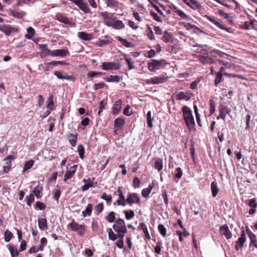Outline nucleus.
Segmentation results:
<instances>
[{"instance_id": "f257e3e1", "label": "nucleus", "mask_w": 257, "mask_h": 257, "mask_svg": "<svg viewBox=\"0 0 257 257\" xmlns=\"http://www.w3.org/2000/svg\"><path fill=\"white\" fill-rule=\"evenodd\" d=\"M194 57H196L203 64H215L217 65H224L223 62L218 59L223 53L218 50L207 51L201 47L194 45Z\"/></svg>"}, {"instance_id": "f03ea898", "label": "nucleus", "mask_w": 257, "mask_h": 257, "mask_svg": "<svg viewBox=\"0 0 257 257\" xmlns=\"http://www.w3.org/2000/svg\"><path fill=\"white\" fill-rule=\"evenodd\" d=\"M113 229L118 232V237L123 238L127 232V229L124 221L122 219H117L113 225Z\"/></svg>"}, {"instance_id": "7ed1b4c3", "label": "nucleus", "mask_w": 257, "mask_h": 257, "mask_svg": "<svg viewBox=\"0 0 257 257\" xmlns=\"http://www.w3.org/2000/svg\"><path fill=\"white\" fill-rule=\"evenodd\" d=\"M183 116L186 124L189 129L191 131L193 128V116L191 109L187 106H184L182 108Z\"/></svg>"}, {"instance_id": "20e7f679", "label": "nucleus", "mask_w": 257, "mask_h": 257, "mask_svg": "<svg viewBox=\"0 0 257 257\" xmlns=\"http://www.w3.org/2000/svg\"><path fill=\"white\" fill-rule=\"evenodd\" d=\"M219 115L217 116V119H222L223 120H225L226 114L229 115L231 112V109L227 105H225L221 103L218 108Z\"/></svg>"}, {"instance_id": "39448f33", "label": "nucleus", "mask_w": 257, "mask_h": 257, "mask_svg": "<svg viewBox=\"0 0 257 257\" xmlns=\"http://www.w3.org/2000/svg\"><path fill=\"white\" fill-rule=\"evenodd\" d=\"M67 226L73 231H77L80 235H83L85 231L83 225L78 224L74 220L71 223L68 224Z\"/></svg>"}, {"instance_id": "423d86ee", "label": "nucleus", "mask_w": 257, "mask_h": 257, "mask_svg": "<svg viewBox=\"0 0 257 257\" xmlns=\"http://www.w3.org/2000/svg\"><path fill=\"white\" fill-rule=\"evenodd\" d=\"M246 241L245 234L244 230L241 231L240 236L235 241V244L234 246L235 249L236 251L241 250L242 249L244 246V244Z\"/></svg>"}, {"instance_id": "0eeeda50", "label": "nucleus", "mask_w": 257, "mask_h": 257, "mask_svg": "<svg viewBox=\"0 0 257 257\" xmlns=\"http://www.w3.org/2000/svg\"><path fill=\"white\" fill-rule=\"evenodd\" d=\"M219 232L220 234L225 236L227 239H229L232 237V233L226 224L220 227Z\"/></svg>"}, {"instance_id": "6e6552de", "label": "nucleus", "mask_w": 257, "mask_h": 257, "mask_svg": "<svg viewBox=\"0 0 257 257\" xmlns=\"http://www.w3.org/2000/svg\"><path fill=\"white\" fill-rule=\"evenodd\" d=\"M126 202L131 205L133 203H140V199L136 193H132L128 194Z\"/></svg>"}, {"instance_id": "1a4fd4ad", "label": "nucleus", "mask_w": 257, "mask_h": 257, "mask_svg": "<svg viewBox=\"0 0 257 257\" xmlns=\"http://www.w3.org/2000/svg\"><path fill=\"white\" fill-rule=\"evenodd\" d=\"M102 68L104 70L118 69L119 68V65L114 62H103Z\"/></svg>"}, {"instance_id": "9d476101", "label": "nucleus", "mask_w": 257, "mask_h": 257, "mask_svg": "<svg viewBox=\"0 0 257 257\" xmlns=\"http://www.w3.org/2000/svg\"><path fill=\"white\" fill-rule=\"evenodd\" d=\"M206 18L208 21L215 25L219 28L224 30L227 32H229V30L230 29V28L225 27L223 24H222L219 21L216 20L214 18L208 16H206Z\"/></svg>"}, {"instance_id": "9b49d317", "label": "nucleus", "mask_w": 257, "mask_h": 257, "mask_svg": "<svg viewBox=\"0 0 257 257\" xmlns=\"http://www.w3.org/2000/svg\"><path fill=\"white\" fill-rule=\"evenodd\" d=\"M167 80V77L164 76L155 77L154 78L147 79L146 82L148 84H160L163 83Z\"/></svg>"}, {"instance_id": "f8f14e48", "label": "nucleus", "mask_w": 257, "mask_h": 257, "mask_svg": "<svg viewBox=\"0 0 257 257\" xmlns=\"http://www.w3.org/2000/svg\"><path fill=\"white\" fill-rule=\"evenodd\" d=\"M248 205L251 208L248 213L250 215H252L255 213L256 210L255 208L257 207V202L255 198H252L248 200Z\"/></svg>"}, {"instance_id": "ddd939ff", "label": "nucleus", "mask_w": 257, "mask_h": 257, "mask_svg": "<svg viewBox=\"0 0 257 257\" xmlns=\"http://www.w3.org/2000/svg\"><path fill=\"white\" fill-rule=\"evenodd\" d=\"M76 166L74 165L72 166L69 171H66L64 175V181L66 182V181L68 179H71L74 175L76 172Z\"/></svg>"}, {"instance_id": "4468645a", "label": "nucleus", "mask_w": 257, "mask_h": 257, "mask_svg": "<svg viewBox=\"0 0 257 257\" xmlns=\"http://www.w3.org/2000/svg\"><path fill=\"white\" fill-rule=\"evenodd\" d=\"M118 193L119 194V199L117 201L118 205H122L123 206H125L126 199H125L122 191L120 187L118 188Z\"/></svg>"}, {"instance_id": "2eb2a0df", "label": "nucleus", "mask_w": 257, "mask_h": 257, "mask_svg": "<svg viewBox=\"0 0 257 257\" xmlns=\"http://www.w3.org/2000/svg\"><path fill=\"white\" fill-rule=\"evenodd\" d=\"M125 123V121L123 118H118L114 120V132L115 134L117 133L118 130Z\"/></svg>"}, {"instance_id": "dca6fc26", "label": "nucleus", "mask_w": 257, "mask_h": 257, "mask_svg": "<svg viewBox=\"0 0 257 257\" xmlns=\"http://www.w3.org/2000/svg\"><path fill=\"white\" fill-rule=\"evenodd\" d=\"M69 54V52L67 49H60L53 50V57L60 56L65 57Z\"/></svg>"}, {"instance_id": "f3484780", "label": "nucleus", "mask_w": 257, "mask_h": 257, "mask_svg": "<svg viewBox=\"0 0 257 257\" xmlns=\"http://www.w3.org/2000/svg\"><path fill=\"white\" fill-rule=\"evenodd\" d=\"M13 157L12 156H9L6 159H5L4 161H6V165L3 167L4 171L5 173H7L9 171L11 167V160L13 159Z\"/></svg>"}, {"instance_id": "a211bd4d", "label": "nucleus", "mask_w": 257, "mask_h": 257, "mask_svg": "<svg viewBox=\"0 0 257 257\" xmlns=\"http://www.w3.org/2000/svg\"><path fill=\"white\" fill-rule=\"evenodd\" d=\"M161 64V61L157 60H153L152 62L149 64L148 68L151 71H155V70L160 66Z\"/></svg>"}, {"instance_id": "6ab92c4d", "label": "nucleus", "mask_w": 257, "mask_h": 257, "mask_svg": "<svg viewBox=\"0 0 257 257\" xmlns=\"http://www.w3.org/2000/svg\"><path fill=\"white\" fill-rule=\"evenodd\" d=\"M38 225L42 230H46L48 229L47 222L45 218H41L38 219Z\"/></svg>"}, {"instance_id": "aec40b11", "label": "nucleus", "mask_w": 257, "mask_h": 257, "mask_svg": "<svg viewBox=\"0 0 257 257\" xmlns=\"http://www.w3.org/2000/svg\"><path fill=\"white\" fill-rule=\"evenodd\" d=\"M41 49L42 50V53L45 56H51L53 57V50H51L48 49L47 47V45L43 44L40 45Z\"/></svg>"}, {"instance_id": "412c9836", "label": "nucleus", "mask_w": 257, "mask_h": 257, "mask_svg": "<svg viewBox=\"0 0 257 257\" xmlns=\"http://www.w3.org/2000/svg\"><path fill=\"white\" fill-rule=\"evenodd\" d=\"M211 190L212 192V196L215 197L217 196L219 189L217 187V182L215 181H213L211 183Z\"/></svg>"}, {"instance_id": "4be33fe9", "label": "nucleus", "mask_w": 257, "mask_h": 257, "mask_svg": "<svg viewBox=\"0 0 257 257\" xmlns=\"http://www.w3.org/2000/svg\"><path fill=\"white\" fill-rule=\"evenodd\" d=\"M14 29V28L11 27L10 25L0 26V30L3 32L7 35H11V33Z\"/></svg>"}, {"instance_id": "5701e85b", "label": "nucleus", "mask_w": 257, "mask_h": 257, "mask_svg": "<svg viewBox=\"0 0 257 257\" xmlns=\"http://www.w3.org/2000/svg\"><path fill=\"white\" fill-rule=\"evenodd\" d=\"M122 101L119 100L115 102L113 106V113L114 114H117L121 110L122 108Z\"/></svg>"}, {"instance_id": "b1692460", "label": "nucleus", "mask_w": 257, "mask_h": 257, "mask_svg": "<svg viewBox=\"0 0 257 257\" xmlns=\"http://www.w3.org/2000/svg\"><path fill=\"white\" fill-rule=\"evenodd\" d=\"M177 100H185L186 101L190 99L191 96L185 94L183 92H180L174 96Z\"/></svg>"}, {"instance_id": "393cba45", "label": "nucleus", "mask_w": 257, "mask_h": 257, "mask_svg": "<svg viewBox=\"0 0 257 257\" xmlns=\"http://www.w3.org/2000/svg\"><path fill=\"white\" fill-rule=\"evenodd\" d=\"M112 27L115 29H121L124 28V25L122 21L113 19Z\"/></svg>"}, {"instance_id": "a878e982", "label": "nucleus", "mask_w": 257, "mask_h": 257, "mask_svg": "<svg viewBox=\"0 0 257 257\" xmlns=\"http://www.w3.org/2000/svg\"><path fill=\"white\" fill-rule=\"evenodd\" d=\"M77 36L80 39L85 41L90 40L92 39V36L91 34H89L83 32H78Z\"/></svg>"}, {"instance_id": "bb28decb", "label": "nucleus", "mask_w": 257, "mask_h": 257, "mask_svg": "<svg viewBox=\"0 0 257 257\" xmlns=\"http://www.w3.org/2000/svg\"><path fill=\"white\" fill-rule=\"evenodd\" d=\"M138 228L139 229L143 230V231L145 233V236L147 239H150L151 238V237L148 232L147 226L144 223H143V222L140 223L138 226Z\"/></svg>"}, {"instance_id": "cd10ccee", "label": "nucleus", "mask_w": 257, "mask_h": 257, "mask_svg": "<svg viewBox=\"0 0 257 257\" xmlns=\"http://www.w3.org/2000/svg\"><path fill=\"white\" fill-rule=\"evenodd\" d=\"M210 115L213 114L216 111V104L214 98H211L209 101Z\"/></svg>"}, {"instance_id": "c85d7f7f", "label": "nucleus", "mask_w": 257, "mask_h": 257, "mask_svg": "<svg viewBox=\"0 0 257 257\" xmlns=\"http://www.w3.org/2000/svg\"><path fill=\"white\" fill-rule=\"evenodd\" d=\"M8 248L10 251L12 257H17L19 255V252L16 248L14 246L11 245L10 244L8 245Z\"/></svg>"}, {"instance_id": "c756f323", "label": "nucleus", "mask_w": 257, "mask_h": 257, "mask_svg": "<svg viewBox=\"0 0 257 257\" xmlns=\"http://www.w3.org/2000/svg\"><path fill=\"white\" fill-rule=\"evenodd\" d=\"M216 75L215 79L214 80V85L215 86H217L218 84L223 81L222 76L220 73L214 72Z\"/></svg>"}, {"instance_id": "7c9ffc66", "label": "nucleus", "mask_w": 257, "mask_h": 257, "mask_svg": "<svg viewBox=\"0 0 257 257\" xmlns=\"http://www.w3.org/2000/svg\"><path fill=\"white\" fill-rule=\"evenodd\" d=\"M147 119L148 125L150 127H152L153 126V121L154 120V117L152 116V112L149 111L147 114Z\"/></svg>"}, {"instance_id": "2f4dec72", "label": "nucleus", "mask_w": 257, "mask_h": 257, "mask_svg": "<svg viewBox=\"0 0 257 257\" xmlns=\"http://www.w3.org/2000/svg\"><path fill=\"white\" fill-rule=\"evenodd\" d=\"M54 74L55 76L57 77V78L60 79L69 80L71 78L70 76L68 75L67 74H65L64 75H63L62 73H61L59 71H55Z\"/></svg>"}, {"instance_id": "473e14b6", "label": "nucleus", "mask_w": 257, "mask_h": 257, "mask_svg": "<svg viewBox=\"0 0 257 257\" xmlns=\"http://www.w3.org/2000/svg\"><path fill=\"white\" fill-rule=\"evenodd\" d=\"M107 231L108 232V238L109 239L112 240H115L117 239V237H118V234L116 235L114 234L111 228H108Z\"/></svg>"}, {"instance_id": "72a5a7b5", "label": "nucleus", "mask_w": 257, "mask_h": 257, "mask_svg": "<svg viewBox=\"0 0 257 257\" xmlns=\"http://www.w3.org/2000/svg\"><path fill=\"white\" fill-rule=\"evenodd\" d=\"M163 162L161 159H158L156 160L155 163V168L158 170V171H160L163 168Z\"/></svg>"}, {"instance_id": "f704fd0d", "label": "nucleus", "mask_w": 257, "mask_h": 257, "mask_svg": "<svg viewBox=\"0 0 257 257\" xmlns=\"http://www.w3.org/2000/svg\"><path fill=\"white\" fill-rule=\"evenodd\" d=\"M152 189V187L150 185L148 188H145L142 190V195L143 197L147 198L149 196L150 194L151 190Z\"/></svg>"}, {"instance_id": "c9c22d12", "label": "nucleus", "mask_w": 257, "mask_h": 257, "mask_svg": "<svg viewBox=\"0 0 257 257\" xmlns=\"http://www.w3.org/2000/svg\"><path fill=\"white\" fill-rule=\"evenodd\" d=\"M107 82H118L120 81V78L117 75L110 76L106 78Z\"/></svg>"}, {"instance_id": "e433bc0d", "label": "nucleus", "mask_w": 257, "mask_h": 257, "mask_svg": "<svg viewBox=\"0 0 257 257\" xmlns=\"http://www.w3.org/2000/svg\"><path fill=\"white\" fill-rule=\"evenodd\" d=\"M27 32L28 34L25 35V37L27 39H30L34 35L35 30L33 28L30 27L27 29Z\"/></svg>"}, {"instance_id": "4c0bfd02", "label": "nucleus", "mask_w": 257, "mask_h": 257, "mask_svg": "<svg viewBox=\"0 0 257 257\" xmlns=\"http://www.w3.org/2000/svg\"><path fill=\"white\" fill-rule=\"evenodd\" d=\"M228 68L230 69V70L236 71V72H239L241 70H242L241 66L238 65H230L228 66Z\"/></svg>"}, {"instance_id": "58836bf2", "label": "nucleus", "mask_w": 257, "mask_h": 257, "mask_svg": "<svg viewBox=\"0 0 257 257\" xmlns=\"http://www.w3.org/2000/svg\"><path fill=\"white\" fill-rule=\"evenodd\" d=\"M79 8L85 13H89L90 11V9L88 8L87 4L84 2L80 5Z\"/></svg>"}, {"instance_id": "ea45409f", "label": "nucleus", "mask_w": 257, "mask_h": 257, "mask_svg": "<svg viewBox=\"0 0 257 257\" xmlns=\"http://www.w3.org/2000/svg\"><path fill=\"white\" fill-rule=\"evenodd\" d=\"M4 236L5 241L6 242H9L13 237V235L11 231H10L8 230H7L4 233Z\"/></svg>"}, {"instance_id": "a19ab883", "label": "nucleus", "mask_w": 257, "mask_h": 257, "mask_svg": "<svg viewBox=\"0 0 257 257\" xmlns=\"http://www.w3.org/2000/svg\"><path fill=\"white\" fill-rule=\"evenodd\" d=\"M115 218L114 213L112 211L109 213L106 217V219L110 223L113 222Z\"/></svg>"}, {"instance_id": "79ce46f5", "label": "nucleus", "mask_w": 257, "mask_h": 257, "mask_svg": "<svg viewBox=\"0 0 257 257\" xmlns=\"http://www.w3.org/2000/svg\"><path fill=\"white\" fill-rule=\"evenodd\" d=\"M33 164L34 161L33 160H29V161L27 162L24 165L23 171L25 172L29 170L33 166Z\"/></svg>"}, {"instance_id": "37998d69", "label": "nucleus", "mask_w": 257, "mask_h": 257, "mask_svg": "<svg viewBox=\"0 0 257 257\" xmlns=\"http://www.w3.org/2000/svg\"><path fill=\"white\" fill-rule=\"evenodd\" d=\"M92 209V206L89 204L86 207L85 210L82 212V213L84 216H86V214H88V215H90Z\"/></svg>"}, {"instance_id": "c03bdc74", "label": "nucleus", "mask_w": 257, "mask_h": 257, "mask_svg": "<svg viewBox=\"0 0 257 257\" xmlns=\"http://www.w3.org/2000/svg\"><path fill=\"white\" fill-rule=\"evenodd\" d=\"M240 28L242 29L249 30L251 28L250 21L244 22L240 25Z\"/></svg>"}, {"instance_id": "a18cd8bd", "label": "nucleus", "mask_w": 257, "mask_h": 257, "mask_svg": "<svg viewBox=\"0 0 257 257\" xmlns=\"http://www.w3.org/2000/svg\"><path fill=\"white\" fill-rule=\"evenodd\" d=\"M124 213L125 215V217L127 219L129 220L135 216V213L133 210L128 211H124Z\"/></svg>"}, {"instance_id": "49530a36", "label": "nucleus", "mask_w": 257, "mask_h": 257, "mask_svg": "<svg viewBox=\"0 0 257 257\" xmlns=\"http://www.w3.org/2000/svg\"><path fill=\"white\" fill-rule=\"evenodd\" d=\"M83 181L85 182V184L82 186L81 189L83 191H86L89 189L90 187L92 186V183L91 182L86 183L87 180L86 179H84Z\"/></svg>"}, {"instance_id": "de8ad7c7", "label": "nucleus", "mask_w": 257, "mask_h": 257, "mask_svg": "<svg viewBox=\"0 0 257 257\" xmlns=\"http://www.w3.org/2000/svg\"><path fill=\"white\" fill-rule=\"evenodd\" d=\"M251 119V116L250 114H247L245 116V123H246V126L245 127V129L246 130H248L250 128V121Z\"/></svg>"}, {"instance_id": "09e8293b", "label": "nucleus", "mask_w": 257, "mask_h": 257, "mask_svg": "<svg viewBox=\"0 0 257 257\" xmlns=\"http://www.w3.org/2000/svg\"><path fill=\"white\" fill-rule=\"evenodd\" d=\"M217 73H220L222 75H224L228 77H230L231 73H229L225 71V68L223 67H221L219 69V71L217 72Z\"/></svg>"}, {"instance_id": "8fccbe9b", "label": "nucleus", "mask_w": 257, "mask_h": 257, "mask_svg": "<svg viewBox=\"0 0 257 257\" xmlns=\"http://www.w3.org/2000/svg\"><path fill=\"white\" fill-rule=\"evenodd\" d=\"M171 38V36L170 34L167 32H165L164 36L162 37V40L165 43L168 42Z\"/></svg>"}, {"instance_id": "3c124183", "label": "nucleus", "mask_w": 257, "mask_h": 257, "mask_svg": "<svg viewBox=\"0 0 257 257\" xmlns=\"http://www.w3.org/2000/svg\"><path fill=\"white\" fill-rule=\"evenodd\" d=\"M158 229L160 233L163 236H165L166 235V229L165 226L162 224H159L158 226Z\"/></svg>"}, {"instance_id": "603ef678", "label": "nucleus", "mask_w": 257, "mask_h": 257, "mask_svg": "<svg viewBox=\"0 0 257 257\" xmlns=\"http://www.w3.org/2000/svg\"><path fill=\"white\" fill-rule=\"evenodd\" d=\"M119 40L123 44L124 46L126 47H132V45L131 43L128 42L126 40L124 39L121 37L119 38Z\"/></svg>"}, {"instance_id": "864d4df0", "label": "nucleus", "mask_w": 257, "mask_h": 257, "mask_svg": "<svg viewBox=\"0 0 257 257\" xmlns=\"http://www.w3.org/2000/svg\"><path fill=\"white\" fill-rule=\"evenodd\" d=\"M27 203L28 205H31V203L34 201V194L31 193L26 198Z\"/></svg>"}, {"instance_id": "5fc2aeb1", "label": "nucleus", "mask_w": 257, "mask_h": 257, "mask_svg": "<svg viewBox=\"0 0 257 257\" xmlns=\"http://www.w3.org/2000/svg\"><path fill=\"white\" fill-rule=\"evenodd\" d=\"M105 1L108 7H115L117 5V3L114 0H105Z\"/></svg>"}, {"instance_id": "6e6d98bb", "label": "nucleus", "mask_w": 257, "mask_h": 257, "mask_svg": "<svg viewBox=\"0 0 257 257\" xmlns=\"http://www.w3.org/2000/svg\"><path fill=\"white\" fill-rule=\"evenodd\" d=\"M33 194H34L37 198H41V190L39 189L38 188L35 187L33 191Z\"/></svg>"}, {"instance_id": "4d7b16f0", "label": "nucleus", "mask_w": 257, "mask_h": 257, "mask_svg": "<svg viewBox=\"0 0 257 257\" xmlns=\"http://www.w3.org/2000/svg\"><path fill=\"white\" fill-rule=\"evenodd\" d=\"M77 138L75 135H71L69 139V142L71 144V145L73 146H74L75 145V144L76 143Z\"/></svg>"}, {"instance_id": "13d9d810", "label": "nucleus", "mask_w": 257, "mask_h": 257, "mask_svg": "<svg viewBox=\"0 0 257 257\" xmlns=\"http://www.w3.org/2000/svg\"><path fill=\"white\" fill-rule=\"evenodd\" d=\"M36 206L37 208H39L40 210H44L46 208V205L39 201H37L36 203Z\"/></svg>"}, {"instance_id": "bf43d9fd", "label": "nucleus", "mask_w": 257, "mask_h": 257, "mask_svg": "<svg viewBox=\"0 0 257 257\" xmlns=\"http://www.w3.org/2000/svg\"><path fill=\"white\" fill-rule=\"evenodd\" d=\"M125 60L126 61L127 64L128 65V68L129 69H132L134 68V65L133 64V62L132 61V59L126 58Z\"/></svg>"}, {"instance_id": "052dcab7", "label": "nucleus", "mask_w": 257, "mask_h": 257, "mask_svg": "<svg viewBox=\"0 0 257 257\" xmlns=\"http://www.w3.org/2000/svg\"><path fill=\"white\" fill-rule=\"evenodd\" d=\"M61 192L59 189H56L55 190L54 199L56 200H58L60 196Z\"/></svg>"}, {"instance_id": "680f3d73", "label": "nucleus", "mask_w": 257, "mask_h": 257, "mask_svg": "<svg viewBox=\"0 0 257 257\" xmlns=\"http://www.w3.org/2000/svg\"><path fill=\"white\" fill-rule=\"evenodd\" d=\"M201 9V6L197 1H194V10H197L200 12Z\"/></svg>"}, {"instance_id": "e2e57ef3", "label": "nucleus", "mask_w": 257, "mask_h": 257, "mask_svg": "<svg viewBox=\"0 0 257 257\" xmlns=\"http://www.w3.org/2000/svg\"><path fill=\"white\" fill-rule=\"evenodd\" d=\"M103 208V206L102 203L97 205L95 207V209L96 211L97 212V213H99L100 212H101L102 211Z\"/></svg>"}, {"instance_id": "0e129e2a", "label": "nucleus", "mask_w": 257, "mask_h": 257, "mask_svg": "<svg viewBox=\"0 0 257 257\" xmlns=\"http://www.w3.org/2000/svg\"><path fill=\"white\" fill-rule=\"evenodd\" d=\"M102 198L105 200L107 203H110L111 201V196L108 195L106 194H104L102 196Z\"/></svg>"}, {"instance_id": "69168bd1", "label": "nucleus", "mask_w": 257, "mask_h": 257, "mask_svg": "<svg viewBox=\"0 0 257 257\" xmlns=\"http://www.w3.org/2000/svg\"><path fill=\"white\" fill-rule=\"evenodd\" d=\"M130 106L128 105L126 106L123 110V114L124 115L130 116L132 114V112L130 111Z\"/></svg>"}, {"instance_id": "338daca9", "label": "nucleus", "mask_w": 257, "mask_h": 257, "mask_svg": "<svg viewBox=\"0 0 257 257\" xmlns=\"http://www.w3.org/2000/svg\"><path fill=\"white\" fill-rule=\"evenodd\" d=\"M251 28L257 30V21L254 20H250Z\"/></svg>"}, {"instance_id": "774afa93", "label": "nucleus", "mask_w": 257, "mask_h": 257, "mask_svg": "<svg viewBox=\"0 0 257 257\" xmlns=\"http://www.w3.org/2000/svg\"><path fill=\"white\" fill-rule=\"evenodd\" d=\"M177 173L175 175V177L180 178L182 175V172L180 168L178 167L176 170Z\"/></svg>"}]
</instances>
